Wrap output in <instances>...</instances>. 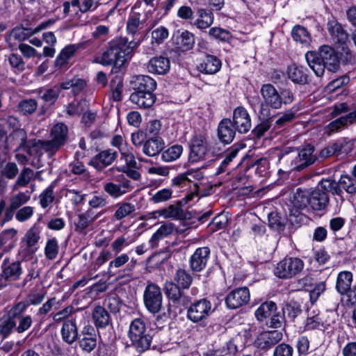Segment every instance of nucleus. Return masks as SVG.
<instances>
[{
    "mask_svg": "<svg viewBox=\"0 0 356 356\" xmlns=\"http://www.w3.org/2000/svg\"><path fill=\"white\" fill-rule=\"evenodd\" d=\"M230 119L225 118L220 121L218 128V136L221 142L225 144L231 143L236 134V128Z\"/></svg>",
    "mask_w": 356,
    "mask_h": 356,
    "instance_id": "nucleus-21",
    "label": "nucleus"
},
{
    "mask_svg": "<svg viewBox=\"0 0 356 356\" xmlns=\"http://www.w3.org/2000/svg\"><path fill=\"white\" fill-rule=\"evenodd\" d=\"M177 48L181 51L191 49L195 44V35L188 31H184L174 39Z\"/></svg>",
    "mask_w": 356,
    "mask_h": 356,
    "instance_id": "nucleus-33",
    "label": "nucleus"
},
{
    "mask_svg": "<svg viewBox=\"0 0 356 356\" xmlns=\"http://www.w3.org/2000/svg\"><path fill=\"white\" fill-rule=\"evenodd\" d=\"M221 67V61L215 56L207 55L202 63L198 66L200 72L208 74H213L218 72Z\"/></svg>",
    "mask_w": 356,
    "mask_h": 356,
    "instance_id": "nucleus-28",
    "label": "nucleus"
},
{
    "mask_svg": "<svg viewBox=\"0 0 356 356\" xmlns=\"http://www.w3.org/2000/svg\"><path fill=\"white\" fill-rule=\"evenodd\" d=\"M213 312L211 303L207 299L200 300L192 304L187 311V317L194 323L203 321Z\"/></svg>",
    "mask_w": 356,
    "mask_h": 356,
    "instance_id": "nucleus-12",
    "label": "nucleus"
},
{
    "mask_svg": "<svg viewBox=\"0 0 356 356\" xmlns=\"http://www.w3.org/2000/svg\"><path fill=\"white\" fill-rule=\"evenodd\" d=\"M79 345L83 350L90 353L97 346L96 337L92 334H87L79 341Z\"/></svg>",
    "mask_w": 356,
    "mask_h": 356,
    "instance_id": "nucleus-62",
    "label": "nucleus"
},
{
    "mask_svg": "<svg viewBox=\"0 0 356 356\" xmlns=\"http://www.w3.org/2000/svg\"><path fill=\"white\" fill-rule=\"evenodd\" d=\"M288 75L289 79L295 83L304 85L309 82L307 70L302 66L293 65L289 67Z\"/></svg>",
    "mask_w": 356,
    "mask_h": 356,
    "instance_id": "nucleus-30",
    "label": "nucleus"
},
{
    "mask_svg": "<svg viewBox=\"0 0 356 356\" xmlns=\"http://www.w3.org/2000/svg\"><path fill=\"white\" fill-rule=\"evenodd\" d=\"M29 306V302L26 300L15 303L8 311V316L15 320L19 316H25L24 313L26 311Z\"/></svg>",
    "mask_w": 356,
    "mask_h": 356,
    "instance_id": "nucleus-54",
    "label": "nucleus"
},
{
    "mask_svg": "<svg viewBox=\"0 0 356 356\" xmlns=\"http://www.w3.org/2000/svg\"><path fill=\"white\" fill-rule=\"evenodd\" d=\"M50 24H51V22H46L41 23L34 29H27L22 26L15 27L10 33L9 40H15L19 42L24 41L33 35L38 33L40 31L46 29Z\"/></svg>",
    "mask_w": 356,
    "mask_h": 356,
    "instance_id": "nucleus-19",
    "label": "nucleus"
},
{
    "mask_svg": "<svg viewBox=\"0 0 356 356\" xmlns=\"http://www.w3.org/2000/svg\"><path fill=\"white\" fill-rule=\"evenodd\" d=\"M211 250L209 247H202L196 249L190 258V266L192 270L202 271L207 266Z\"/></svg>",
    "mask_w": 356,
    "mask_h": 356,
    "instance_id": "nucleus-18",
    "label": "nucleus"
},
{
    "mask_svg": "<svg viewBox=\"0 0 356 356\" xmlns=\"http://www.w3.org/2000/svg\"><path fill=\"white\" fill-rule=\"evenodd\" d=\"M292 37L296 42L307 45L311 42V36L307 30L300 25L295 26L292 29Z\"/></svg>",
    "mask_w": 356,
    "mask_h": 356,
    "instance_id": "nucleus-46",
    "label": "nucleus"
},
{
    "mask_svg": "<svg viewBox=\"0 0 356 356\" xmlns=\"http://www.w3.org/2000/svg\"><path fill=\"white\" fill-rule=\"evenodd\" d=\"M38 107L36 100L28 99L21 101L17 106L18 111L22 115H29L33 113Z\"/></svg>",
    "mask_w": 356,
    "mask_h": 356,
    "instance_id": "nucleus-55",
    "label": "nucleus"
},
{
    "mask_svg": "<svg viewBox=\"0 0 356 356\" xmlns=\"http://www.w3.org/2000/svg\"><path fill=\"white\" fill-rule=\"evenodd\" d=\"M138 46V42L131 41L127 44L125 38H118L108 43L107 49L104 51L98 63L103 65H113L122 67L131 57L133 49Z\"/></svg>",
    "mask_w": 356,
    "mask_h": 356,
    "instance_id": "nucleus-2",
    "label": "nucleus"
},
{
    "mask_svg": "<svg viewBox=\"0 0 356 356\" xmlns=\"http://www.w3.org/2000/svg\"><path fill=\"white\" fill-rule=\"evenodd\" d=\"M304 268V262L298 257H285L277 264L274 273L282 279L291 278L299 273Z\"/></svg>",
    "mask_w": 356,
    "mask_h": 356,
    "instance_id": "nucleus-4",
    "label": "nucleus"
},
{
    "mask_svg": "<svg viewBox=\"0 0 356 356\" xmlns=\"http://www.w3.org/2000/svg\"><path fill=\"white\" fill-rule=\"evenodd\" d=\"M62 146L56 140L51 138V140H36V146L42 148L45 152L54 153Z\"/></svg>",
    "mask_w": 356,
    "mask_h": 356,
    "instance_id": "nucleus-61",
    "label": "nucleus"
},
{
    "mask_svg": "<svg viewBox=\"0 0 356 356\" xmlns=\"http://www.w3.org/2000/svg\"><path fill=\"white\" fill-rule=\"evenodd\" d=\"M356 122V110L353 112L349 113L348 115L342 116L333 122H330L327 129L328 130L329 134L334 131H338L344 126L347 125L348 123L352 124Z\"/></svg>",
    "mask_w": 356,
    "mask_h": 356,
    "instance_id": "nucleus-35",
    "label": "nucleus"
},
{
    "mask_svg": "<svg viewBox=\"0 0 356 356\" xmlns=\"http://www.w3.org/2000/svg\"><path fill=\"white\" fill-rule=\"evenodd\" d=\"M276 304L272 301L266 302L261 304L255 312V316L259 321L271 316L276 313Z\"/></svg>",
    "mask_w": 356,
    "mask_h": 356,
    "instance_id": "nucleus-39",
    "label": "nucleus"
},
{
    "mask_svg": "<svg viewBox=\"0 0 356 356\" xmlns=\"http://www.w3.org/2000/svg\"><path fill=\"white\" fill-rule=\"evenodd\" d=\"M188 162L195 163L206 160L209 155L208 145L205 138L201 135H195L189 141Z\"/></svg>",
    "mask_w": 356,
    "mask_h": 356,
    "instance_id": "nucleus-7",
    "label": "nucleus"
},
{
    "mask_svg": "<svg viewBox=\"0 0 356 356\" xmlns=\"http://www.w3.org/2000/svg\"><path fill=\"white\" fill-rule=\"evenodd\" d=\"M142 22L140 21V15L138 13H134L129 15L127 22V30L128 33L134 35L138 30L140 29Z\"/></svg>",
    "mask_w": 356,
    "mask_h": 356,
    "instance_id": "nucleus-52",
    "label": "nucleus"
},
{
    "mask_svg": "<svg viewBox=\"0 0 356 356\" xmlns=\"http://www.w3.org/2000/svg\"><path fill=\"white\" fill-rule=\"evenodd\" d=\"M179 287L172 282H167L165 284V293L172 302L184 305L189 302V298L181 291Z\"/></svg>",
    "mask_w": 356,
    "mask_h": 356,
    "instance_id": "nucleus-24",
    "label": "nucleus"
},
{
    "mask_svg": "<svg viewBox=\"0 0 356 356\" xmlns=\"http://www.w3.org/2000/svg\"><path fill=\"white\" fill-rule=\"evenodd\" d=\"M323 325L321 318L319 317L318 313L316 314L315 312L309 313L308 317L305 323V329L306 330H312L318 329Z\"/></svg>",
    "mask_w": 356,
    "mask_h": 356,
    "instance_id": "nucleus-60",
    "label": "nucleus"
},
{
    "mask_svg": "<svg viewBox=\"0 0 356 356\" xmlns=\"http://www.w3.org/2000/svg\"><path fill=\"white\" fill-rule=\"evenodd\" d=\"M39 98L49 105L54 104L58 98L59 88L56 85L51 88H40L38 91Z\"/></svg>",
    "mask_w": 356,
    "mask_h": 356,
    "instance_id": "nucleus-38",
    "label": "nucleus"
},
{
    "mask_svg": "<svg viewBox=\"0 0 356 356\" xmlns=\"http://www.w3.org/2000/svg\"><path fill=\"white\" fill-rule=\"evenodd\" d=\"M318 186L321 187V190H324L323 192H329L332 194H336L338 195H341V191L338 188L339 184L338 182L335 181L333 179H323L318 184Z\"/></svg>",
    "mask_w": 356,
    "mask_h": 356,
    "instance_id": "nucleus-59",
    "label": "nucleus"
},
{
    "mask_svg": "<svg viewBox=\"0 0 356 356\" xmlns=\"http://www.w3.org/2000/svg\"><path fill=\"white\" fill-rule=\"evenodd\" d=\"M61 334L64 341L69 344L73 343L78 337V331L75 322L74 321L64 322L61 328Z\"/></svg>",
    "mask_w": 356,
    "mask_h": 356,
    "instance_id": "nucleus-32",
    "label": "nucleus"
},
{
    "mask_svg": "<svg viewBox=\"0 0 356 356\" xmlns=\"http://www.w3.org/2000/svg\"><path fill=\"white\" fill-rule=\"evenodd\" d=\"M128 336L138 351L145 352L149 349L152 337L147 332L146 323L143 318H136L131 322Z\"/></svg>",
    "mask_w": 356,
    "mask_h": 356,
    "instance_id": "nucleus-3",
    "label": "nucleus"
},
{
    "mask_svg": "<svg viewBox=\"0 0 356 356\" xmlns=\"http://www.w3.org/2000/svg\"><path fill=\"white\" fill-rule=\"evenodd\" d=\"M338 184L341 193L343 190L349 194H355L356 193V180L348 175H341Z\"/></svg>",
    "mask_w": 356,
    "mask_h": 356,
    "instance_id": "nucleus-45",
    "label": "nucleus"
},
{
    "mask_svg": "<svg viewBox=\"0 0 356 356\" xmlns=\"http://www.w3.org/2000/svg\"><path fill=\"white\" fill-rule=\"evenodd\" d=\"M17 234V231L14 228H10L3 230L0 233V248L8 244V250L12 249L14 246L13 240Z\"/></svg>",
    "mask_w": 356,
    "mask_h": 356,
    "instance_id": "nucleus-51",
    "label": "nucleus"
},
{
    "mask_svg": "<svg viewBox=\"0 0 356 356\" xmlns=\"http://www.w3.org/2000/svg\"><path fill=\"white\" fill-rule=\"evenodd\" d=\"M143 300L145 307L149 312H159L162 307V293L160 287L153 283L148 284L144 291Z\"/></svg>",
    "mask_w": 356,
    "mask_h": 356,
    "instance_id": "nucleus-8",
    "label": "nucleus"
},
{
    "mask_svg": "<svg viewBox=\"0 0 356 356\" xmlns=\"http://www.w3.org/2000/svg\"><path fill=\"white\" fill-rule=\"evenodd\" d=\"M17 325H16V331L19 334H22L27 331L33 325V318L31 315H25L17 318Z\"/></svg>",
    "mask_w": 356,
    "mask_h": 356,
    "instance_id": "nucleus-63",
    "label": "nucleus"
},
{
    "mask_svg": "<svg viewBox=\"0 0 356 356\" xmlns=\"http://www.w3.org/2000/svg\"><path fill=\"white\" fill-rule=\"evenodd\" d=\"M184 148L181 145H174L161 154V160L164 162H172L177 160L183 154Z\"/></svg>",
    "mask_w": 356,
    "mask_h": 356,
    "instance_id": "nucleus-43",
    "label": "nucleus"
},
{
    "mask_svg": "<svg viewBox=\"0 0 356 356\" xmlns=\"http://www.w3.org/2000/svg\"><path fill=\"white\" fill-rule=\"evenodd\" d=\"M177 284L182 289H188L191 286L193 278L191 274L184 269H178L175 275Z\"/></svg>",
    "mask_w": 356,
    "mask_h": 356,
    "instance_id": "nucleus-50",
    "label": "nucleus"
},
{
    "mask_svg": "<svg viewBox=\"0 0 356 356\" xmlns=\"http://www.w3.org/2000/svg\"><path fill=\"white\" fill-rule=\"evenodd\" d=\"M329 203V197L326 192L320 188L315 189L310 192L309 206L315 211L325 209Z\"/></svg>",
    "mask_w": 356,
    "mask_h": 356,
    "instance_id": "nucleus-26",
    "label": "nucleus"
},
{
    "mask_svg": "<svg viewBox=\"0 0 356 356\" xmlns=\"http://www.w3.org/2000/svg\"><path fill=\"white\" fill-rule=\"evenodd\" d=\"M35 173L30 168H24L19 174L14 185V189L19 187H26L34 179Z\"/></svg>",
    "mask_w": 356,
    "mask_h": 356,
    "instance_id": "nucleus-42",
    "label": "nucleus"
},
{
    "mask_svg": "<svg viewBox=\"0 0 356 356\" xmlns=\"http://www.w3.org/2000/svg\"><path fill=\"white\" fill-rule=\"evenodd\" d=\"M59 246L55 238L48 239L44 247V255L49 259H55L58 255Z\"/></svg>",
    "mask_w": 356,
    "mask_h": 356,
    "instance_id": "nucleus-56",
    "label": "nucleus"
},
{
    "mask_svg": "<svg viewBox=\"0 0 356 356\" xmlns=\"http://www.w3.org/2000/svg\"><path fill=\"white\" fill-rule=\"evenodd\" d=\"M76 50L77 48L74 44L67 45L63 48L55 60L56 66L59 67H64Z\"/></svg>",
    "mask_w": 356,
    "mask_h": 356,
    "instance_id": "nucleus-40",
    "label": "nucleus"
},
{
    "mask_svg": "<svg viewBox=\"0 0 356 356\" xmlns=\"http://www.w3.org/2000/svg\"><path fill=\"white\" fill-rule=\"evenodd\" d=\"M115 181L108 180L103 183L104 191L113 199H118L134 189L131 181L122 174L115 177Z\"/></svg>",
    "mask_w": 356,
    "mask_h": 356,
    "instance_id": "nucleus-5",
    "label": "nucleus"
},
{
    "mask_svg": "<svg viewBox=\"0 0 356 356\" xmlns=\"http://www.w3.org/2000/svg\"><path fill=\"white\" fill-rule=\"evenodd\" d=\"M263 101L261 106L264 110L265 106H269L274 109H278L282 106L281 95L276 88L270 83L264 84L260 90Z\"/></svg>",
    "mask_w": 356,
    "mask_h": 356,
    "instance_id": "nucleus-13",
    "label": "nucleus"
},
{
    "mask_svg": "<svg viewBox=\"0 0 356 356\" xmlns=\"http://www.w3.org/2000/svg\"><path fill=\"white\" fill-rule=\"evenodd\" d=\"M250 300V292L248 288H238L231 291L226 297L227 306L230 309H237L247 304Z\"/></svg>",
    "mask_w": 356,
    "mask_h": 356,
    "instance_id": "nucleus-16",
    "label": "nucleus"
},
{
    "mask_svg": "<svg viewBox=\"0 0 356 356\" xmlns=\"http://www.w3.org/2000/svg\"><path fill=\"white\" fill-rule=\"evenodd\" d=\"M282 337L279 330L263 332L257 337L255 344L261 349H268L280 341Z\"/></svg>",
    "mask_w": 356,
    "mask_h": 356,
    "instance_id": "nucleus-20",
    "label": "nucleus"
},
{
    "mask_svg": "<svg viewBox=\"0 0 356 356\" xmlns=\"http://www.w3.org/2000/svg\"><path fill=\"white\" fill-rule=\"evenodd\" d=\"M129 99L139 108H147L154 104L156 97L153 91L134 92L131 94Z\"/></svg>",
    "mask_w": 356,
    "mask_h": 356,
    "instance_id": "nucleus-25",
    "label": "nucleus"
},
{
    "mask_svg": "<svg viewBox=\"0 0 356 356\" xmlns=\"http://www.w3.org/2000/svg\"><path fill=\"white\" fill-rule=\"evenodd\" d=\"M327 26L329 34L333 42L337 44L338 47H341L342 50L346 54H349L350 51L347 46V43L350 42L349 35L343 28L342 25L337 21L332 19L327 22Z\"/></svg>",
    "mask_w": 356,
    "mask_h": 356,
    "instance_id": "nucleus-10",
    "label": "nucleus"
},
{
    "mask_svg": "<svg viewBox=\"0 0 356 356\" xmlns=\"http://www.w3.org/2000/svg\"><path fill=\"white\" fill-rule=\"evenodd\" d=\"M116 208L117 209L115 210L113 216L117 220H121L136 211L135 205L127 202L118 203L116 204Z\"/></svg>",
    "mask_w": 356,
    "mask_h": 356,
    "instance_id": "nucleus-41",
    "label": "nucleus"
},
{
    "mask_svg": "<svg viewBox=\"0 0 356 356\" xmlns=\"http://www.w3.org/2000/svg\"><path fill=\"white\" fill-rule=\"evenodd\" d=\"M170 60L163 56L153 57L147 65L149 72L157 74H165L170 70Z\"/></svg>",
    "mask_w": 356,
    "mask_h": 356,
    "instance_id": "nucleus-23",
    "label": "nucleus"
},
{
    "mask_svg": "<svg viewBox=\"0 0 356 356\" xmlns=\"http://www.w3.org/2000/svg\"><path fill=\"white\" fill-rule=\"evenodd\" d=\"M40 204L45 209L48 207L54 200V189L52 186H48L39 195Z\"/></svg>",
    "mask_w": 356,
    "mask_h": 356,
    "instance_id": "nucleus-58",
    "label": "nucleus"
},
{
    "mask_svg": "<svg viewBox=\"0 0 356 356\" xmlns=\"http://www.w3.org/2000/svg\"><path fill=\"white\" fill-rule=\"evenodd\" d=\"M92 318L97 327H106L110 323V315L106 309L102 306H97L92 312Z\"/></svg>",
    "mask_w": 356,
    "mask_h": 356,
    "instance_id": "nucleus-36",
    "label": "nucleus"
},
{
    "mask_svg": "<svg viewBox=\"0 0 356 356\" xmlns=\"http://www.w3.org/2000/svg\"><path fill=\"white\" fill-rule=\"evenodd\" d=\"M213 14L204 8H199L197 10V19L193 25L199 29H206L213 23Z\"/></svg>",
    "mask_w": 356,
    "mask_h": 356,
    "instance_id": "nucleus-31",
    "label": "nucleus"
},
{
    "mask_svg": "<svg viewBox=\"0 0 356 356\" xmlns=\"http://www.w3.org/2000/svg\"><path fill=\"white\" fill-rule=\"evenodd\" d=\"M17 145L16 151L22 149L29 154H31V147L36 146V139L27 140V134L23 129H16L7 138L8 143L12 142Z\"/></svg>",
    "mask_w": 356,
    "mask_h": 356,
    "instance_id": "nucleus-14",
    "label": "nucleus"
},
{
    "mask_svg": "<svg viewBox=\"0 0 356 356\" xmlns=\"http://www.w3.org/2000/svg\"><path fill=\"white\" fill-rule=\"evenodd\" d=\"M314 151L313 146L307 145L299 151L298 155L294 159L291 160V167L289 170L284 171L280 169L278 173L288 172L291 170L300 171L313 164L316 159V156L314 154Z\"/></svg>",
    "mask_w": 356,
    "mask_h": 356,
    "instance_id": "nucleus-9",
    "label": "nucleus"
},
{
    "mask_svg": "<svg viewBox=\"0 0 356 356\" xmlns=\"http://www.w3.org/2000/svg\"><path fill=\"white\" fill-rule=\"evenodd\" d=\"M22 273L20 261H11L9 258H5L1 264L0 289L7 286L9 282L18 280Z\"/></svg>",
    "mask_w": 356,
    "mask_h": 356,
    "instance_id": "nucleus-6",
    "label": "nucleus"
},
{
    "mask_svg": "<svg viewBox=\"0 0 356 356\" xmlns=\"http://www.w3.org/2000/svg\"><path fill=\"white\" fill-rule=\"evenodd\" d=\"M163 148L164 142L160 137H152L143 144V152L150 157L159 154Z\"/></svg>",
    "mask_w": 356,
    "mask_h": 356,
    "instance_id": "nucleus-27",
    "label": "nucleus"
},
{
    "mask_svg": "<svg viewBox=\"0 0 356 356\" xmlns=\"http://www.w3.org/2000/svg\"><path fill=\"white\" fill-rule=\"evenodd\" d=\"M286 223V218L277 212H271L268 214V225L275 231L284 230Z\"/></svg>",
    "mask_w": 356,
    "mask_h": 356,
    "instance_id": "nucleus-48",
    "label": "nucleus"
},
{
    "mask_svg": "<svg viewBox=\"0 0 356 356\" xmlns=\"http://www.w3.org/2000/svg\"><path fill=\"white\" fill-rule=\"evenodd\" d=\"M118 152L108 149L100 152L92 157L88 162V165L94 167L97 170H102L112 164L118 157Z\"/></svg>",
    "mask_w": 356,
    "mask_h": 356,
    "instance_id": "nucleus-17",
    "label": "nucleus"
},
{
    "mask_svg": "<svg viewBox=\"0 0 356 356\" xmlns=\"http://www.w3.org/2000/svg\"><path fill=\"white\" fill-rule=\"evenodd\" d=\"M233 125L241 134L248 132L251 128V118L248 111L243 106L236 107L233 111Z\"/></svg>",
    "mask_w": 356,
    "mask_h": 356,
    "instance_id": "nucleus-15",
    "label": "nucleus"
},
{
    "mask_svg": "<svg viewBox=\"0 0 356 356\" xmlns=\"http://www.w3.org/2000/svg\"><path fill=\"white\" fill-rule=\"evenodd\" d=\"M309 196L310 192L298 188L293 194L292 202L295 207L300 209L305 208L309 205Z\"/></svg>",
    "mask_w": 356,
    "mask_h": 356,
    "instance_id": "nucleus-47",
    "label": "nucleus"
},
{
    "mask_svg": "<svg viewBox=\"0 0 356 356\" xmlns=\"http://www.w3.org/2000/svg\"><path fill=\"white\" fill-rule=\"evenodd\" d=\"M353 282V274L349 271H343L339 273L337 279L336 289L337 291L343 295L348 291Z\"/></svg>",
    "mask_w": 356,
    "mask_h": 356,
    "instance_id": "nucleus-37",
    "label": "nucleus"
},
{
    "mask_svg": "<svg viewBox=\"0 0 356 356\" xmlns=\"http://www.w3.org/2000/svg\"><path fill=\"white\" fill-rule=\"evenodd\" d=\"M172 191L171 188H163L156 191L150 197V201L154 204L165 202L171 199Z\"/></svg>",
    "mask_w": 356,
    "mask_h": 356,
    "instance_id": "nucleus-57",
    "label": "nucleus"
},
{
    "mask_svg": "<svg viewBox=\"0 0 356 356\" xmlns=\"http://www.w3.org/2000/svg\"><path fill=\"white\" fill-rule=\"evenodd\" d=\"M67 127L63 123H58L53 127L51 136L60 145H63L67 140Z\"/></svg>",
    "mask_w": 356,
    "mask_h": 356,
    "instance_id": "nucleus-44",
    "label": "nucleus"
},
{
    "mask_svg": "<svg viewBox=\"0 0 356 356\" xmlns=\"http://www.w3.org/2000/svg\"><path fill=\"white\" fill-rule=\"evenodd\" d=\"M238 153V149L236 148L227 152L224 155V159L216 170V175H220L227 172L228 170L229 165L232 162L233 159L236 158Z\"/></svg>",
    "mask_w": 356,
    "mask_h": 356,
    "instance_id": "nucleus-49",
    "label": "nucleus"
},
{
    "mask_svg": "<svg viewBox=\"0 0 356 356\" xmlns=\"http://www.w3.org/2000/svg\"><path fill=\"white\" fill-rule=\"evenodd\" d=\"M40 239V231L33 226L24 234L21 241L19 254L24 257L34 254L37 250V244Z\"/></svg>",
    "mask_w": 356,
    "mask_h": 356,
    "instance_id": "nucleus-11",
    "label": "nucleus"
},
{
    "mask_svg": "<svg viewBox=\"0 0 356 356\" xmlns=\"http://www.w3.org/2000/svg\"><path fill=\"white\" fill-rule=\"evenodd\" d=\"M30 199L31 196L29 194L24 192H19L10 197L9 206L11 207V209L17 210L22 205L27 203Z\"/></svg>",
    "mask_w": 356,
    "mask_h": 356,
    "instance_id": "nucleus-53",
    "label": "nucleus"
},
{
    "mask_svg": "<svg viewBox=\"0 0 356 356\" xmlns=\"http://www.w3.org/2000/svg\"><path fill=\"white\" fill-rule=\"evenodd\" d=\"M305 58L314 74L321 77L325 71L336 72L339 68V60L335 50L328 45L321 47L318 51L305 54Z\"/></svg>",
    "mask_w": 356,
    "mask_h": 356,
    "instance_id": "nucleus-1",
    "label": "nucleus"
},
{
    "mask_svg": "<svg viewBox=\"0 0 356 356\" xmlns=\"http://www.w3.org/2000/svg\"><path fill=\"white\" fill-rule=\"evenodd\" d=\"M133 243L124 236L117 237L111 243V249L115 254H119L123 249Z\"/></svg>",
    "mask_w": 356,
    "mask_h": 356,
    "instance_id": "nucleus-64",
    "label": "nucleus"
},
{
    "mask_svg": "<svg viewBox=\"0 0 356 356\" xmlns=\"http://www.w3.org/2000/svg\"><path fill=\"white\" fill-rule=\"evenodd\" d=\"M131 86L134 92H149L156 89V82L149 76L138 75L131 81Z\"/></svg>",
    "mask_w": 356,
    "mask_h": 356,
    "instance_id": "nucleus-22",
    "label": "nucleus"
},
{
    "mask_svg": "<svg viewBox=\"0 0 356 356\" xmlns=\"http://www.w3.org/2000/svg\"><path fill=\"white\" fill-rule=\"evenodd\" d=\"M98 217L95 215L91 209H88L84 213L77 216L74 221L75 231L79 233H83L86 229L91 225Z\"/></svg>",
    "mask_w": 356,
    "mask_h": 356,
    "instance_id": "nucleus-29",
    "label": "nucleus"
},
{
    "mask_svg": "<svg viewBox=\"0 0 356 356\" xmlns=\"http://www.w3.org/2000/svg\"><path fill=\"white\" fill-rule=\"evenodd\" d=\"M175 225L171 222H167L162 225L157 231L152 236L149 240V243L152 248L157 246L159 241L173 233Z\"/></svg>",
    "mask_w": 356,
    "mask_h": 356,
    "instance_id": "nucleus-34",
    "label": "nucleus"
}]
</instances>
